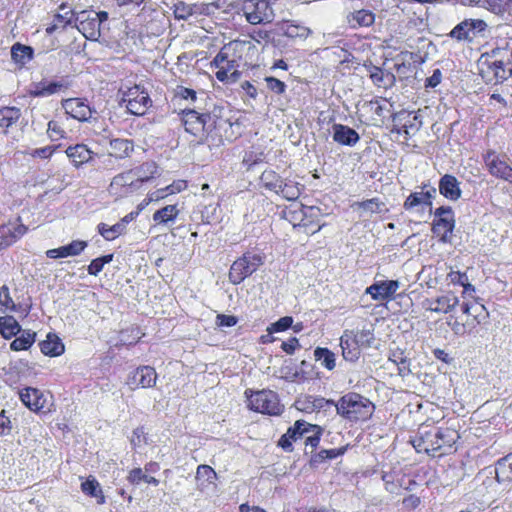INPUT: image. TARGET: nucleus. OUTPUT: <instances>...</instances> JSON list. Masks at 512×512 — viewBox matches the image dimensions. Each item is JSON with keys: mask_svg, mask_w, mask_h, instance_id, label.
<instances>
[{"mask_svg": "<svg viewBox=\"0 0 512 512\" xmlns=\"http://www.w3.org/2000/svg\"><path fill=\"white\" fill-rule=\"evenodd\" d=\"M112 260L113 254H107L93 259L87 267L88 274L97 276L103 270L104 265L110 263Z\"/></svg>", "mask_w": 512, "mask_h": 512, "instance_id": "e2e57ef3", "label": "nucleus"}, {"mask_svg": "<svg viewBox=\"0 0 512 512\" xmlns=\"http://www.w3.org/2000/svg\"><path fill=\"white\" fill-rule=\"evenodd\" d=\"M334 406L338 415L352 423L369 420L375 411V405L368 398L356 392L344 394L335 402Z\"/></svg>", "mask_w": 512, "mask_h": 512, "instance_id": "20e7f679", "label": "nucleus"}, {"mask_svg": "<svg viewBox=\"0 0 512 512\" xmlns=\"http://www.w3.org/2000/svg\"><path fill=\"white\" fill-rule=\"evenodd\" d=\"M489 316L486 307L476 300L464 301L459 311H453L446 319L447 325L457 336L472 334Z\"/></svg>", "mask_w": 512, "mask_h": 512, "instance_id": "7ed1b4c3", "label": "nucleus"}, {"mask_svg": "<svg viewBox=\"0 0 512 512\" xmlns=\"http://www.w3.org/2000/svg\"><path fill=\"white\" fill-rule=\"evenodd\" d=\"M350 335L353 337L355 342L359 345L360 349L364 347H370L372 342L374 341V335L370 330H359V329H351Z\"/></svg>", "mask_w": 512, "mask_h": 512, "instance_id": "bf43d9fd", "label": "nucleus"}, {"mask_svg": "<svg viewBox=\"0 0 512 512\" xmlns=\"http://www.w3.org/2000/svg\"><path fill=\"white\" fill-rule=\"evenodd\" d=\"M47 135L52 141H59L66 137L64 125L58 120H50L47 124Z\"/></svg>", "mask_w": 512, "mask_h": 512, "instance_id": "680f3d73", "label": "nucleus"}, {"mask_svg": "<svg viewBox=\"0 0 512 512\" xmlns=\"http://www.w3.org/2000/svg\"><path fill=\"white\" fill-rule=\"evenodd\" d=\"M87 242L83 240H73L67 245L49 249L46 251V256L50 259L66 258L70 256L80 255L87 247Z\"/></svg>", "mask_w": 512, "mask_h": 512, "instance_id": "c756f323", "label": "nucleus"}, {"mask_svg": "<svg viewBox=\"0 0 512 512\" xmlns=\"http://www.w3.org/2000/svg\"><path fill=\"white\" fill-rule=\"evenodd\" d=\"M477 68L486 84L503 83L512 76V49L505 45L482 53L477 60Z\"/></svg>", "mask_w": 512, "mask_h": 512, "instance_id": "f03ea898", "label": "nucleus"}, {"mask_svg": "<svg viewBox=\"0 0 512 512\" xmlns=\"http://www.w3.org/2000/svg\"><path fill=\"white\" fill-rule=\"evenodd\" d=\"M496 473L497 477L502 474L505 479H512V453L498 462Z\"/></svg>", "mask_w": 512, "mask_h": 512, "instance_id": "0e129e2a", "label": "nucleus"}, {"mask_svg": "<svg viewBox=\"0 0 512 512\" xmlns=\"http://www.w3.org/2000/svg\"><path fill=\"white\" fill-rule=\"evenodd\" d=\"M388 360L397 367L400 376L404 377L411 373V360L406 356L404 350L400 348L392 350Z\"/></svg>", "mask_w": 512, "mask_h": 512, "instance_id": "a19ab883", "label": "nucleus"}, {"mask_svg": "<svg viewBox=\"0 0 512 512\" xmlns=\"http://www.w3.org/2000/svg\"><path fill=\"white\" fill-rule=\"evenodd\" d=\"M293 324V318L291 316L281 317L276 322L272 323L267 327V332L269 334L284 332L288 330Z\"/></svg>", "mask_w": 512, "mask_h": 512, "instance_id": "69168bd1", "label": "nucleus"}, {"mask_svg": "<svg viewBox=\"0 0 512 512\" xmlns=\"http://www.w3.org/2000/svg\"><path fill=\"white\" fill-rule=\"evenodd\" d=\"M287 219L295 227L302 229L304 233L313 235L319 232L325 224H320L322 210L317 206L301 204L298 210L289 209Z\"/></svg>", "mask_w": 512, "mask_h": 512, "instance_id": "423d86ee", "label": "nucleus"}, {"mask_svg": "<svg viewBox=\"0 0 512 512\" xmlns=\"http://www.w3.org/2000/svg\"><path fill=\"white\" fill-rule=\"evenodd\" d=\"M487 24L482 19H465L457 24L450 32V36L458 41H472L477 34L486 30Z\"/></svg>", "mask_w": 512, "mask_h": 512, "instance_id": "f3484780", "label": "nucleus"}, {"mask_svg": "<svg viewBox=\"0 0 512 512\" xmlns=\"http://www.w3.org/2000/svg\"><path fill=\"white\" fill-rule=\"evenodd\" d=\"M134 151V142L125 138H113L109 141L108 155L117 160L130 157Z\"/></svg>", "mask_w": 512, "mask_h": 512, "instance_id": "f704fd0d", "label": "nucleus"}, {"mask_svg": "<svg viewBox=\"0 0 512 512\" xmlns=\"http://www.w3.org/2000/svg\"><path fill=\"white\" fill-rule=\"evenodd\" d=\"M135 182L140 188L143 183L149 182L158 174V165L154 161H146L142 164L131 168Z\"/></svg>", "mask_w": 512, "mask_h": 512, "instance_id": "e433bc0d", "label": "nucleus"}, {"mask_svg": "<svg viewBox=\"0 0 512 512\" xmlns=\"http://www.w3.org/2000/svg\"><path fill=\"white\" fill-rule=\"evenodd\" d=\"M263 264V256L250 251L243 253L230 266L228 278L234 285H239Z\"/></svg>", "mask_w": 512, "mask_h": 512, "instance_id": "0eeeda50", "label": "nucleus"}, {"mask_svg": "<svg viewBox=\"0 0 512 512\" xmlns=\"http://www.w3.org/2000/svg\"><path fill=\"white\" fill-rule=\"evenodd\" d=\"M76 27L88 40H98L101 36V29L98 25V21H95L92 15L86 11L81 12V20Z\"/></svg>", "mask_w": 512, "mask_h": 512, "instance_id": "473e14b6", "label": "nucleus"}, {"mask_svg": "<svg viewBox=\"0 0 512 512\" xmlns=\"http://www.w3.org/2000/svg\"><path fill=\"white\" fill-rule=\"evenodd\" d=\"M459 304V299L453 293H447L435 298H427L423 302L426 311L444 313L453 312L454 308Z\"/></svg>", "mask_w": 512, "mask_h": 512, "instance_id": "393cba45", "label": "nucleus"}, {"mask_svg": "<svg viewBox=\"0 0 512 512\" xmlns=\"http://www.w3.org/2000/svg\"><path fill=\"white\" fill-rule=\"evenodd\" d=\"M196 480L200 489L203 490L210 485H215L217 474L211 466L201 464L196 470Z\"/></svg>", "mask_w": 512, "mask_h": 512, "instance_id": "a18cd8bd", "label": "nucleus"}, {"mask_svg": "<svg viewBox=\"0 0 512 512\" xmlns=\"http://www.w3.org/2000/svg\"><path fill=\"white\" fill-rule=\"evenodd\" d=\"M483 6L497 15H503L512 7V0H481Z\"/></svg>", "mask_w": 512, "mask_h": 512, "instance_id": "4d7b16f0", "label": "nucleus"}, {"mask_svg": "<svg viewBox=\"0 0 512 512\" xmlns=\"http://www.w3.org/2000/svg\"><path fill=\"white\" fill-rule=\"evenodd\" d=\"M341 353L344 360L356 362L361 356V349L350 335V329L344 330L340 337Z\"/></svg>", "mask_w": 512, "mask_h": 512, "instance_id": "2f4dec72", "label": "nucleus"}, {"mask_svg": "<svg viewBox=\"0 0 512 512\" xmlns=\"http://www.w3.org/2000/svg\"><path fill=\"white\" fill-rule=\"evenodd\" d=\"M224 47L239 66H255L260 57V51L252 40L235 39Z\"/></svg>", "mask_w": 512, "mask_h": 512, "instance_id": "9d476101", "label": "nucleus"}, {"mask_svg": "<svg viewBox=\"0 0 512 512\" xmlns=\"http://www.w3.org/2000/svg\"><path fill=\"white\" fill-rule=\"evenodd\" d=\"M399 287L400 283L397 280H381L368 286L365 293L375 301L388 302L394 298Z\"/></svg>", "mask_w": 512, "mask_h": 512, "instance_id": "aec40b11", "label": "nucleus"}, {"mask_svg": "<svg viewBox=\"0 0 512 512\" xmlns=\"http://www.w3.org/2000/svg\"><path fill=\"white\" fill-rule=\"evenodd\" d=\"M422 117L415 111L401 110L392 116V133L404 135L405 140L415 136L422 126Z\"/></svg>", "mask_w": 512, "mask_h": 512, "instance_id": "f8f14e48", "label": "nucleus"}, {"mask_svg": "<svg viewBox=\"0 0 512 512\" xmlns=\"http://www.w3.org/2000/svg\"><path fill=\"white\" fill-rule=\"evenodd\" d=\"M284 179L273 169H266L260 175V184L267 190L279 194Z\"/></svg>", "mask_w": 512, "mask_h": 512, "instance_id": "37998d69", "label": "nucleus"}, {"mask_svg": "<svg viewBox=\"0 0 512 512\" xmlns=\"http://www.w3.org/2000/svg\"><path fill=\"white\" fill-rule=\"evenodd\" d=\"M210 68L215 70V77L222 83H235L241 77L239 65L223 46L213 60L210 62Z\"/></svg>", "mask_w": 512, "mask_h": 512, "instance_id": "1a4fd4ad", "label": "nucleus"}, {"mask_svg": "<svg viewBox=\"0 0 512 512\" xmlns=\"http://www.w3.org/2000/svg\"><path fill=\"white\" fill-rule=\"evenodd\" d=\"M244 395L247 399V408L253 412L268 416H280L284 412L285 406L281 403L279 395L270 389L248 388Z\"/></svg>", "mask_w": 512, "mask_h": 512, "instance_id": "39448f33", "label": "nucleus"}, {"mask_svg": "<svg viewBox=\"0 0 512 512\" xmlns=\"http://www.w3.org/2000/svg\"><path fill=\"white\" fill-rule=\"evenodd\" d=\"M307 427H310V423L305 420H297L290 426L286 433L283 434L278 440V446L281 447L285 452L293 451V442L301 439L308 434Z\"/></svg>", "mask_w": 512, "mask_h": 512, "instance_id": "b1692460", "label": "nucleus"}, {"mask_svg": "<svg viewBox=\"0 0 512 512\" xmlns=\"http://www.w3.org/2000/svg\"><path fill=\"white\" fill-rule=\"evenodd\" d=\"M307 430L308 434L305 435V445L315 449L320 444L323 429L319 425L310 423V427H307Z\"/></svg>", "mask_w": 512, "mask_h": 512, "instance_id": "052dcab7", "label": "nucleus"}, {"mask_svg": "<svg viewBox=\"0 0 512 512\" xmlns=\"http://www.w3.org/2000/svg\"><path fill=\"white\" fill-rule=\"evenodd\" d=\"M366 106L372 114L383 119L390 112L392 104L385 98L376 97L367 102Z\"/></svg>", "mask_w": 512, "mask_h": 512, "instance_id": "5fc2aeb1", "label": "nucleus"}, {"mask_svg": "<svg viewBox=\"0 0 512 512\" xmlns=\"http://www.w3.org/2000/svg\"><path fill=\"white\" fill-rule=\"evenodd\" d=\"M333 140L345 146H354L360 139L358 132L343 124L333 125Z\"/></svg>", "mask_w": 512, "mask_h": 512, "instance_id": "c9c22d12", "label": "nucleus"}, {"mask_svg": "<svg viewBox=\"0 0 512 512\" xmlns=\"http://www.w3.org/2000/svg\"><path fill=\"white\" fill-rule=\"evenodd\" d=\"M302 188L300 183L284 179L282 187L279 188V194L288 201H295L300 197Z\"/></svg>", "mask_w": 512, "mask_h": 512, "instance_id": "864d4df0", "label": "nucleus"}, {"mask_svg": "<svg viewBox=\"0 0 512 512\" xmlns=\"http://www.w3.org/2000/svg\"><path fill=\"white\" fill-rule=\"evenodd\" d=\"M178 116L185 132L193 137L196 144L214 145L216 140L221 141L218 129L222 119L215 113L185 108L178 113Z\"/></svg>", "mask_w": 512, "mask_h": 512, "instance_id": "f257e3e1", "label": "nucleus"}, {"mask_svg": "<svg viewBox=\"0 0 512 512\" xmlns=\"http://www.w3.org/2000/svg\"><path fill=\"white\" fill-rule=\"evenodd\" d=\"M483 161L491 176L512 184V166L504 157L489 149L483 154Z\"/></svg>", "mask_w": 512, "mask_h": 512, "instance_id": "2eb2a0df", "label": "nucleus"}, {"mask_svg": "<svg viewBox=\"0 0 512 512\" xmlns=\"http://www.w3.org/2000/svg\"><path fill=\"white\" fill-rule=\"evenodd\" d=\"M11 58L16 64L24 65L33 58V49L17 42L11 47Z\"/></svg>", "mask_w": 512, "mask_h": 512, "instance_id": "8fccbe9b", "label": "nucleus"}, {"mask_svg": "<svg viewBox=\"0 0 512 512\" xmlns=\"http://www.w3.org/2000/svg\"><path fill=\"white\" fill-rule=\"evenodd\" d=\"M122 102L125 103L128 112L136 116L146 114L152 105L148 92L140 85L129 87L123 93Z\"/></svg>", "mask_w": 512, "mask_h": 512, "instance_id": "ddd939ff", "label": "nucleus"}, {"mask_svg": "<svg viewBox=\"0 0 512 512\" xmlns=\"http://www.w3.org/2000/svg\"><path fill=\"white\" fill-rule=\"evenodd\" d=\"M314 357L317 362H320L321 366L329 371H332L336 367V356L333 351L325 347H317L314 350Z\"/></svg>", "mask_w": 512, "mask_h": 512, "instance_id": "3c124183", "label": "nucleus"}, {"mask_svg": "<svg viewBox=\"0 0 512 512\" xmlns=\"http://www.w3.org/2000/svg\"><path fill=\"white\" fill-rule=\"evenodd\" d=\"M53 396L34 387H24L19 391V399L25 407L38 415H47L54 411Z\"/></svg>", "mask_w": 512, "mask_h": 512, "instance_id": "6e6552de", "label": "nucleus"}, {"mask_svg": "<svg viewBox=\"0 0 512 512\" xmlns=\"http://www.w3.org/2000/svg\"><path fill=\"white\" fill-rule=\"evenodd\" d=\"M28 231V227L22 223L10 227L8 225L0 226V251L13 245Z\"/></svg>", "mask_w": 512, "mask_h": 512, "instance_id": "cd10ccee", "label": "nucleus"}, {"mask_svg": "<svg viewBox=\"0 0 512 512\" xmlns=\"http://www.w3.org/2000/svg\"><path fill=\"white\" fill-rule=\"evenodd\" d=\"M65 154L68 157L70 163L76 168H82L85 165L91 163L97 153L91 150L88 145L84 143H77L70 145L66 148Z\"/></svg>", "mask_w": 512, "mask_h": 512, "instance_id": "412c9836", "label": "nucleus"}, {"mask_svg": "<svg viewBox=\"0 0 512 512\" xmlns=\"http://www.w3.org/2000/svg\"><path fill=\"white\" fill-rule=\"evenodd\" d=\"M65 113L71 118L80 122H86L92 118L95 110L90 106L88 101L83 98H69L62 102Z\"/></svg>", "mask_w": 512, "mask_h": 512, "instance_id": "6ab92c4d", "label": "nucleus"}, {"mask_svg": "<svg viewBox=\"0 0 512 512\" xmlns=\"http://www.w3.org/2000/svg\"><path fill=\"white\" fill-rule=\"evenodd\" d=\"M334 405L335 402L332 399H326L322 396L310 394L301 395L295 402L296 408L305 413H314L321 410H327Z\"/></svg>", "mask_w": 512, "mask_h": 512, "instance_id": "5701e85b", "label": "nucleus"}, {"mask_svg": "<svg viewBox=\"0 0 512 512\" xmlns=\"http://www.w3.org/2000/svg\"><path fill=\"white\" fill-rule=\"evenodd\" d=\"M59 10L64 11L63 13H56L53 17L52 23L47 26L46 33L48 35L53 34L58 29H65L76 21V14L73 9H67V4L62 3L59 5Z\"/></svg>", "mask_w": 512, "mask_h": 512, "instance_id": "7c9ffc66", "label": "nucleus"}, {"mask_svg": "<svg viewBox=\"0 0 512 512\" xmlns=\"http://www.w3.org/2000/svg\"><path fill=\"white\" fill-rule=\"evenodd\" d=\"M439 192L445 198L456 201L461 197L460 183L454 175L445 174L439 180Z\"/></svg>", "mask_w": 512, "mask_h": 512, "instance_id": "72a5a7b5", "label": "nucleus"}, {"mask_svg": "<svg viewBox=\"0 0 512 512\" xmlns=\"http://www.w3.org/2000/svg\"><path fill=\"white\" fill-rule=\"evenodd\" d=\"M41 352L49 357H57L64 353L65 346L60 337L52 332H49L46 339L39 343Z\"/></svg>", "mask_w": 512, "mask_h": 512, "instance_id": "4c0bfd02", "label": "nucleus"}, {"mask_svg": "<svg viewBox=\"0 0 512 512\" xmlns=\"http://www.w3.org/2000/svg\"><path fill=\"white\" fill-rule=\"evenodd\" d=\"M436 426L423 422L410 443L418 453H425L433 458H440L437 442Z\"/></svg>", "mask_w": 512, "mask_h": 512, "instance_id": "9b49d317", "label": "nucleus"}, {"mask_svg": "<svg viewBox=\"0 0 512 512\" xmlns=\"http://www.w3.org/2000/svg\"><path fill=\"white\" fill-rule=\"evenodd\" d=\"M36 340V333L30 330H24L19 336H17L10 344V348L13 351H24L28 350Z\"/></svg>", "mask_w": 512, "mask_h": 512, "instance_id": "603ef678", "label": "nucleus"}, {"mask_svg": "<svg viewBox=\"0 0 512 512\" xmlns=\"http://www.w3.org/2000/svg\"><path fill=\"white\" fill-rule=\"evenodd\" d=\"M174 98L179 100H189L191 102H195L197 100V92L192 88L178 85L174 89Z\"/></svg>", "mask_w": 512, "mask_h": 512, "instance_id": "338daca9", "label": "nucleus"}, {"mask_svg": "<svg viewBox=\"0 0 512 512\" xmlns=\"http://www.w3.org/2000/svg\"><path fill=\"white\" fill-rule=\"evenodd\" d=\"M348 446H342L339 448H333V449H322L317 454H315L312 457V462L314 463H322L326 460L335 459L339 456L344 455V453L347 451Z\"/></svg>", "mask_w": 512, "mask_h": 512, "instance_id": "13d9d810", "label": "nucleus"}, {"mask_svg": "<svg viewBox=\"0 0 512 512\" xmlns=\"http://www.w3.org/2000/svg\"><path fill=\"white\" fill-rule=\"evenodd\" d=\"M81 490L85 495L95 498L99 505H103L106 502V497L99 482L92 476L81 483Z\"/></svg>", "mask_w": 512, "mask_h": 512, "instance_id": "79ce46f5", "label": "nucleus"}, {"mask_svg": "<svg viewBox=\"0 0 512 512\" xmlns=\"http://www.w3.org/2000/svg\"><path fill=\"white\" fill-rule=\"evenodd\" d=\"M124 224L116 223L112 226H109L106 223H99L97 225L98 233L107 241L115 240L119 235L123 233Z\"/></svg>", "mask_w": 512, "mask_h": 512, "instance_id": "6e6d98bb", "label": "nucleus"}, {"mask_svg": "<svg viewBox=\"0 0 512 512\" xmlns=\"http://www.w3.org/2000/svg\"><path fill=\"white\" fill-rule=\"evenodd\" d=\"M240 9L247 22L252 25L270 22L267 0H243Z\"/></svg>", "mask_w": 512, "mask_h": 512, "instance_id": "dca6fc26", "label": "nucleus"}, {"mask_svg": "<svg viewBox=\"0 0 512 512\" xmlns=\"http://www.w3.org/2000/svg\"><path fill=\"white\" fill-rule=\"evenodd\" d=\"M434 215L435 219L432 223L433 234L443 243L450 241L455 227L452 208L450 206H440L435 210Z\"/></svg>", "mask_w": 512, "mask_h": 512, "instance_id": "4468645a", "label": "nucleus"}, {"mask_svg": "<svg viewBox=\"0 0 512 512\" xmlns=\"http://www.w3.org/2000/svg\"><path fill=\"white\" fill-rule=\"evenodd\" d=\"M421 192H412L404 201L403 207L409 211L419 205L432 206V199L436 194V189L429 184H422Z\"/></svg>", "mask_w": 512, "mask_h": 512, "instance_id": "bb28decb", "label": "nucleus"}, {"mask_svg": "<svg viewBox=\"0 0 512 512\" xmlns=\"http://www.w3.org/2000/svg\"><path fill=\"white\" fill-rule=\"evenodd\" d=\"M437 448L440 458L452 454L455 451V444L460 438L458 431L454 428L441 426L436 427Z\"/></svg>", "mask_w": 512, "mask_h": 512, "instance_id": "4be33fe9", "label": "nucleus"}, {"mask_svg": "<svg viewBox=\"0 0 512 512\" xmlns=\"http://www.w3.org/2000/svg\"><path fill=\"white\" fill-rule=\"evenodd\" d=\"M21 332L18 321L13 316L0 317V334L5 339H11Z\"/></svg>", "mask_w": 512, "mask_h": 512, "instance_id": "de8ad7c7", "label": "nucleus"}, {"mask_svg": "<svg viewBox=\"0 0 512 512\" xmlns=\"http://www.w3.org/2000/svg\"><path fill=\"white\" fill-rule=\"evenodd\" d=\"M264 80L266 82V85H267V88L269 89V91H271L277 95H281V94L285 93L286 88H287V85L285 84V82H283L273 76H266L264 78Z\"/></svg>", "mask_w": 512, "mask_h": 512, "instance_id": "774afa93", "label": "nucleus"}, {"mask_svg": "<svg viewBox=\"0 0 512 512\" xmlns=\"http://www.w3.org/2000/svg\"><path fill=\"white\" fill-rule=\"evenodd\" d=\"M64 85L61 82L48 81L43 79L39 82L33 83L29 94L33 97H44L57 93Z\"/></svg>", "mask_w": 512, "mask_h": 512, "instance_id": "58836bf2", "label": "nucleus"}, {"mask_svg": "<svg viewBox=\"0 0 512 512\" xmlns=\"http://www.w3.org/2000/svg\"><path fill=\"white\" fill-rule=\"evenodd\" d=\"M132 172L129 170L121 172L114 176L109 185V192L113 195L123 196L132 189H138Z\"/></svg>", "mask_w": 512, "mask_h": 512, "instance_id": "a878e982", "label": "nucleus"}, {"mask_svg": "<svg viewBox=\"0 0 512 512\" xmlns=\"http://www.w3.org/2000/svg\"><path fill=\"white\" fill-rule=\"evenodd\" d=\"M405 478V474L396 471L384 472L382 474L385 489L392 494H399L401 489L409 490L411 485L416 484L414 480L409 479L408 485H405Z\"/></svg>", "mask_w": 512, "mask_h": 512, "instance_id": "c85d7f7f", "label": "nucleus"}, {"mask_svg": "<svg viewBox=\"0 0 512 512\" xmlns=\"http://www.w3.org/2000/svg\"><path fill=\"white\" fill-rule=\"evenodd\" d=\"M21 117V110L14 106L0 108V128L7 130Z\"/></svg>", "mask_w": 512, "mask_h": 512, "instance_id": "09e8293b", "label": "nucleus"}, {"mask_svg": "<svg viewBox=\"0 0 512 512\" xmlns=\"http://www.w3.org/2000/svg\"><path fill=\"white\" fill-rule=\"evenodd\" d=\"M352 28L369 27L375 22V14L367 9H360L350 13L347 17Z\"/></svg>", "mask_w": 512, "mask_h": 512, "instance_id": "ea45409f", "label": "nucleus"}, {"mask_svg": "<svg viewBox=\"0 0 512 512\" xmlns=\"http://www.w3.org/2000/svg\"><path fill=\"white\" fill-rule=\"evenodd\" d=\"M158 375L155 368L147 365L134 369L127 377L126 384L131 390L152 388L156 385Z\"/></svg>", "mask_w": 512, "mask_h": 512, "instance_id": "a211bd4d", "label": "nucleus"}, {"mask_svg": "<svg viewBox=\"0 0 512 512\" xmlns=\"http://www.w3.org/2000/svg\"><path fill=\"white\" fill-rule=\"evenodd\" d=\"M180 210L177 204L166 205L153 214V221L156 224L166 225L173 222L179 215Z\"/></svg>", "mask_w": 512, "mask_h": 512, "instance_id": "49530a36", "label": "nucleus"}, {"mask_svg": "<svg viewBox=\"0 0 512 512\" xmlns=\"http://www.w3.org/2000/svg\"><path fill=\"white\" fill-rule=\"evenodd\" d=\"M369 77L379 88H388L394 81V75L377 66H370Z\"/></svg>", "mask_w": 512, "mask_h": 512, "instance_id": "c03bdc74", "label": "nucleus"}]
</instances>
